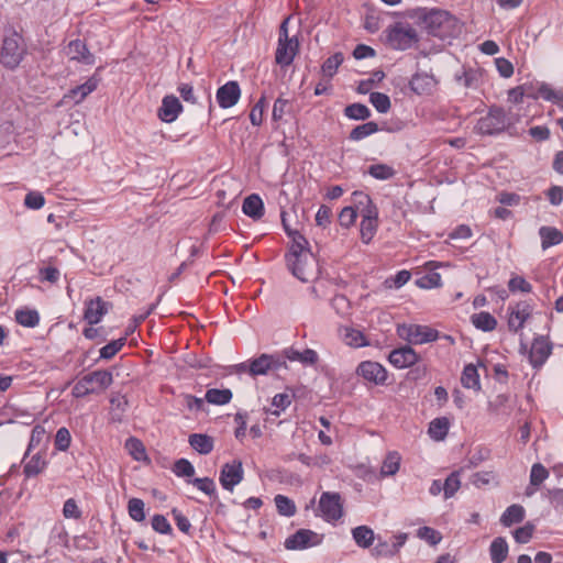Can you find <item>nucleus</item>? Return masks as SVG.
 I'll return each mask as SVG.
<instances>
[{
	"mask_svg": "<svg viewBox=\"0 0 563 563\" xmlns=\"http://www.w3.org/2000/svg\"><path fill=\"white\" fill-rule=\"evenodd\" d=\"M112 383L113 376L110 371L97 369L78 379L71 389V395L75 398H84L106 390Z\"/></svg>",
	"mask_w": 563,
	"mask_h": 563,
	"instance_id": "3",
	"label": "nucleus"
},
{
	"mask_svg": "<svg viewBox=\"0 0 563 563\" xmlns=\"http://www.w3.org/2000/svg\"><path fill=\"white\" fill-rule=\"evenodd\" d=\"M525 508L521 505L514 504L509 506L500 517V523L504 527H510L515 523H519L525 519Z\"/></svg>",
	"mask_w": 563,
	"mask_h": 563,
	"instance_id": "32",
	"label": "nucleus"
},
{
	"mask_svg": "<svg viewBox=\"0 0 563 563\" xmlns=\"http://www.w3.org/2000/svg\"><path fill=\"white\" fill-rule=\"evenodd\" d=\"M279 355L285 361L289 360L290 362H299L305 366H312L319 361L318 353L312 349H305L302 352H300L294 347H288L285 349Z\"/></svg>",
	"mask_w": 563,
	"mask_h": 563,
	"instance_id": "20",
	"label": "nucleus"
},
{
	"mask_svg": "<svg viewBox=\"0 0 563 563\" xmlns=\"http://www.w3.org/2000/svg\"><path fill=\"white\" fill-rule=\"evenodd\" d=\"M274 501L280 516L292 517L297 511L294 500L285 495H276Z\"/></svg>",
	"mask_w": 563,
	"mask_h": 563,
	"instance_id": "44",
	"label": "nucleus"
},
{
	"mask_svg": "<svg viewBox=\"0 0 563 563\" xmlns=\"http://www.w3.org/2000/svg\"><path fill=\"white\" fill-rule=\"evenodd\" d=\"M244 471L242 462L234 460L232 463H225L220 471V484L229 492H233L234 487L243 481Z\"/></svg>",
	"mask_w": 563,
	"mask_h": 563,
	"instance_id": "11",
	"label": "nucleus"
},
{
	"mask_svg": "<svg viewBox=\"0 0 563 563\" xmlns=\"http://www.w3.org/2000/svg\"><path fill=\"white\" fill-rule=\"evenodd\" d=\"M511 124L512 121L503 108L493 107L477 121L475 129L479 134L493 135L504 132Z\"/></svg>",
	"mask_w": 563,
	"mask_h": 563,
	"instance_id": "6",
	"label": "nucleus"
},
{
	"mask_svg": "<svg viewBox=\"0 0 563 563\" xmlns=\"http://www.w3.org/2000/svg\"><path fill=\"white\" fill-rule=\"evenodd\" d=\"M282 367L286 368L287 364L279 354H261L258 357L250 360L249 374L255 377Z\"/></svg>",
	"mask_w": 563,
	"mask_h": 563,
	"instance_id": "9",
	"label": "nucleus"
},
{
	"mask_svg": "<svg viewBox=\"0 0 563 563\" xmlns=\"http://www.w3.org/2000/svg\"><path fill=\"white\" fill-rule=\"evenodd\" d=\"M15 321L26 328H34L40 323V314L35 309H20L15 311Z\"/></svg>",
	"mask_w": 563,
	"mask_h": 563,
	"instance_id": "40",
	"label": "nucleus"
},
{
	"mask_svg": "<svg viewBox=\"0 0 563 563\" xmlns=\"http://www.w3.org/2000/svg\"><path fill=\"white\" fill-rule=\"evenodd\" d=\"M319 543L318 534L308 529H300L288 537L285 548L288 550H302Z\"/></svg>",
	"mask_w": 563,
	"mask_h": 563,
	"instance_id": "17",
	"label": "nucleus"
},
{
	"mask_svg": "<svg viewBox=\"0 0 563 563\" xmlns=\"http://www.w3.org/2000/svg\"><path fill=\"white\" fill-rule=\"evenodd\" d=\"M386 45L395 51H406L419 42L417 30L408 22H395L385 31Z\"/></svg>",
	"mask_w": 563,
	"mask_h": 563,
	"instance_id": "4",
	"label": "nucleus"
},
{
	"mask_svg": "<svg viewBox=\"0 0 563 563\" xmlns=\"http://www.w3.org/2000/svg\"><path fill=\"white\" fill-rule=\"evenodd\" d=\"M190 483L208 496H216V484L212 478H194Z\"/></svg>",
	"mask_w": 563,
	"mask_h": 563,
	"instance_id": "63",
	"label": "nucleus"
},
{
	"mask_svg": "<svg viewBox=\"0 0 563 563\" xmlns=\"http://www.w3.org/2000/svg\"><path fill=\"white\" fill-rule=\"evenodd\" d=\"M357 218V211L353 206L344 207L339 214L340 225L343 228L352 227Z\"/></svg>",
	"mask_w": 563,
	"mask_h": 563,
	"instance_id": "60",
	"label": "nucleus"
},
{
	"mask_svg": "<svg viewBox=\"0 0 563 563\" xmlns=\"http://www.w3.org/2000/svg\"><path fill=\"white\" fill-rule=\"evenodd\" d=\"M369 102L379 113H386L390 109V99L386 93L383 92H372L369 95Z\"/></svg>",
	"mask_w": 563,
	"mask_h": 563,
	"instance_id": "52",
	"label": "nucleus"
},
{
	"mask_svg": "<svg viewBox=\"0 0 563 563\" xmlns=\"http://www.w3.org/2000/svg\"><path fill=\"white\" fill-rule=\"evenodd\" d=\"M291 239L289 252L286 254L287 266L299 280L307 283L313 278L316 261L308 249V241L298 231H289Z\"/></svg>",
	"mask_w": 563,
	"mask_h": 563,
	"instance_id": "1",
	"label": "nucleus"
},
{
	"mask_svg": "<svg viewBox=\"0 0 563 563\" xmlns=\"http://www.w3.org/2000/svg\"><path fill=\"white\" fill-rule=\"evenodd\" d=\"M417 537L432 547L439 544L442 540V534L438 530L427 526L417 530Z\"/></svg>",
	"mask_w": 563,
	"mask_h": 563,
	"instance_id": "53",
	"label": "nucleus"
},
{
	"mask_svg": "<svg viewBox=\"0 0 563 563\" xmlns=\"http://www.w3.org/2000/svg\"><path fill=\"white\" fill-rule=\"evenodd\" d=\"M471 321L476 329L482 330L484 332H490L495 330L497 327L496 318L487 311L474 313L471 317Z\"/></svg>",
	"mask_w": 563,
	"mask_h": 563,
	"instance_id": "30",
	"label": "nucleus"
},
{
	"mask_svg": "<svg viewBox=\"0 0 563 563\" xmlns=\"http://www.w3.org/2000/svg\"><path fill=\"white\" fill-rule=\"evenodd\" d=\"M538 99L536 92H528L525 86H517L508 91V100L512 103H521L523 98Z\"/></svg>",
	"mask_w": 563,
	"mask_h": 563,
	"instance_id": "57",
	"label": "nucleus"
},
{
	"mask_svg": "<svg viewBox=\"0 0 563 563\" xmlns=\"http://www.w3.org/2000/svg\"><path fill=\"white\" fill-rule=\"evenodd\" d=\"M124 446L135 461H144L147 459L145 446L140 439L130 437L125 440Z\"/></svg>",
	"mask_w": 563,
	"mask_h": 563,
	"instance_id": "41",
	"label": "nucleus"
},
{
	"mask_svg": "<svg viewBox=\"0 0 563 563\" xmlns=\"http://www.w3.org/2000/svg\"><path fill=\"white\" fill-rule=\"evenodd\" d=\"M539 235L541 238V245L543 250L558 245L563 241L562 232L553 227H541Z\"/></svg>",
	"mask_w": 563,
	"mask_h": 563,
	"instance_id": "29",
	"label": "nucleus"
},
{
	"mask_svg": "<svg viewBox=\"0 0 563 563\" xmlns=\"http://www.w3.org/2000/svg\"><path fill=\"white\" fill-rule=\"evenodd\" d=\"M356 374L375 385H384L387 380L386 368L373 361L361 362L356 368Z\"/></svg>",
	"mask_w": 563,
	"mask_h": 563,
	"instance_id": "13",
	"label": "nucleus"
},
{
	"mask_svg": "<svg viewBox=\"0 0 563 563\" xmlns=\"http://www.w3.org/2000/svg\"><path fill=\"white\" fill-rule=\"evenodd\" d=\"M416 16L432 36L446 38L456 31L457 20L445 10L422 8L416 11Z\"/></svg>",
	"mask_w": 563,
	"mask_h": 563,
	"instance_id": "2",
	"label": "nucleus"
},
{
	"mask_svg": "<svg viewBox=\"0 0 563 563\" xmlns=\"http://www.w3.org/2000/svg\"><path fill=\"white\" fill-rule=\"evenodd\" d=\"M205 399L212 405H227L232 399V391L230 389L210 388L205 395Z\"/></svg>",
	"mask_w": 563,
	"mask_h": 563,
	"instance_id": "38",
	"label": "nucleus"
},
{
	"mask_svg": "<svg viewBox=\"0 0 563 563\" xmlns=\"http://www.w3.org/2000/svg\"><path fill=\"white\" fill-rule=\"evenodd\" d=\"M490 560L493 563H503L508 555V544L505 538H495L489 547Z\"/></svg>",
	"mask_w": 563,
	"mask_h": 563,
	"instance_id": "33",
	"label": "nucleus"
},
{
	"mask_svg": "<svg viewBox=\"0 0 563 563\" xmlns=\"http://www.w3.org/2000/svg\"><path fill=\"white\" fill-rule=\"evenodd\" d=\"M460 487H461L460 472L459 471L452 472L443 483L444 498L449 499V498L453 497L454 494L460 489Z\"/></svg>",
	"mask_w": 563,
	"mask_h": 563,
	"instance_id": "51",
	"label": "nucleus"
},
{
	"mask_svg": "<svg viewBox=\"0 0 563 563\" xmlns=\"http://www.w3.org/2000/svg\"><path fill=\"white\" fill-rule=\"evenodd\" d=\"M111 308V303L104 301L101 297L86 301V308L84 312V320L89 324L93 325L101 321L104 314L108 313Z\"/></svg>",
	"mask_w": 563,
	"mask_h": 563,
	"instance_id": "15",
	"label": "nucleus"
},
{
	"mask_svg": "<svg viewBox=\"0 0 563 563\" xmlns=\"http://www.w3.org/2000/svg\"><path fill=\"white\" fill-rule=\"evenodd\" d=\"M183 111V104L177 97L169 95L165 96L162 106L158 109V118L166 123L174 122L179 113Z\"/></svg>",
	"mask_w": 563,
	"mask_h": 563,
	"instance_id": "19",
	"label": "nucleus"
},
{
	"mask_svg": "<svg viewBox=\"0 0 563 563\" xmlns=\"http://www.w3.org/2000/svg\"><path fill=\"white\" fill-rule=\"evenodd\" d=\"M344 115L351 120L364 121L371 117V110L363 103H351L344 108Z\"/></svg>",
	"mask_w": 563,
	"mask_h": 563,
	"instance_id": "39",
	"label": "nucleus"
},
{
	"mask_svg": "<svg viewBox=\"0 0 563 563\" xmlns=\"http://www.w3.org/2000/svg\"><path fill=\"white\" fill-rule=\"evenodd\" d=\"M290 404L291 399L288 394H276L272 399V407H274V409H267V413L278 417L286 408L290 406Z\"/></svg>",
	"mask_w": 563,
	"mask_h": 563,
	"instance_id": "49",
	"label": "nucleus"
},
{
	"mask_svg": "<svg viewBox=\"0 0 563 563\" xmlns=\"http://www.w3.org/2000/svg\"><path fill=\"white\" fill-rule=\"evenodd\" d=\"M368 174L375 179L387 180L395 176L396 170L387 164H374L368 167Z\"/></svg>",
	"mask_w": 563,
	"mask_h": 563,
	"instance_id": "50",
	"label": "nucleus"
},
{
	"mask_svg": "<svg viewBox=\"0 0 563 563\" xmlns=\"http://www.w3.org/2000/svg\"><path fill=\"white\" fill-rule=\"evenodd\" d=\"M388 361L396 368H406L415 365L419 361V355L411 346L405 345L393 350Z\"/></svg>",
	"mask_w": 563,
	"mask_h": 563,
	"instance_id": "18",
	"label": "nucleus"
},
{
	"mask_svg": "<svg viewBox=\"0 0 563 563\" xmlns=\"http://www.w3.org/2000/svg\"><path fill=\"white\" fill-rule=\"evenodd\" d=\"M292 104L288 99H284L283 97H278L273 106L272 118L274 121H280L286 114L291 113Z\"/></svg>",
	"mask_w": 563,
	"mask_h": 563,
	"instance_id": "48",
	"label": "nucleus"
},
{
	"mask_svg": "<svg viewBox=\"0 0 563 563\" xmlns=\"http://www.w3.org/2000/svg\"><path fill=\"white\" fill-rule=\"evenodd\" d=\"M152 528L154 531L161 533V534H170L172 533V527L163 515H154L152 517Z\"/></svg>",
	"mask_w": 563,
	"mask_h": 563,
	"instance_id": "64",
	"label": "nucleus"
},
{
	"mask_svg": "<svg viewBox=\"0 0 563 563\" xmlns=\"http://www.w3.org/2000/svg\"><path fill=\"white\" fill-rule=\"evenodd\" d=\"M352 206L361 217L378 214V209L372 198L363 191L352 194Z\"/></svg>",
	"mask_w": 563,
	"mask_h": 563,
	"instance_id": "21",
	"label": "nucleus"
},
{
	"mask_svg": "<svg viewBox=\"0 0 563 563\" xmlns=\"http://www.w3.org/2000/svg\"><path fill=\"white\" fill-rule=\"evenodd\" d=\"M241 97V88L238 81L230 80L218 88L216 100L220 108L229 109L235 106Z\"/></svg>",
	"mask_w": 563,
	"mask_h": 563,
	"instance_id": "14",
	"label": "nucleus"
},
{
	"mask_svg": "<svg viewBox=\"0 0 563 563\" xmlns=\"http://www.w3.org/2000/svg\"><path fill=\"white\" fill-rule=\"evenodd\" d=\"M380 26H382V19L379 16L378 12L374 8L368 7L366 10V13L364 15L363 27L368 33L374 34V33L378 32Z\"/></svg>",
	"mask_w": 563,
	"mask_h": 563,
	"instance_id": "46",
	"label": "nucleus"
},
{
	"mask_svg": "<svg viewBox=\"0 0 563 563\" xmlns=\"http://www.w3.org/2000/svg\"><path fill=\"white\" fill-rule=\"evenodd\" d=\"M144 501L140 498H131L128 503L129 516L135 521H143L145 519Z\"/></svg>",
	"mask_w": 563,
	"mask_h": 563,
	"instance_id": "54",
	"label": "nucleus"
},
{
	"mask_svg": "<svg viewBox=\"0 0 563 563\" xmlns=\"http://www.w3.org/2000/svg\"><path fill=\"white\" fill-rule=\"evenodd\" d=\"M495 478L496 475L493 471H483L473 474L471 482L475 487L482 488L486 485H489Z\"/></svg>",
	"mask_w": 563,
	"mask_h": 563,
	"instance_id": "62",
	"label": "nucleus"
},
{
	"mask_svg": "<svg viewBox=\"0 0 563 563\" xmlns=\"http://www.w3.org/2000/svg\"><path fill=\"white\" fill-rule=\"evenodd\" d=\"M99 80L90 77L86 82L79 85L68 91L65 98H70L75 103H80L88 95L95 91L98 87Z\"/></svg>",
	"mask_w": 563,
	"mask_h": 563,
	"instance_id": "26",
	"label": "nucleus"
},
{
	"mask_svg": "<svg viewBox=\"0 0 563 563\" xmlns=\"http://www.w3.org/2000/svg\"><path fill=\"white\" fill-rule=\"evenodd\" d=\"M242 211L254 220H258L264 216V203L256 194L247 196L242 205Z\"/></svg>",
	"mask_w": 563,
	"mask_h": 563,
	"instance_id": "23",
	"label": "nucleus"
},
{
	"mask_svg": "<svg viewBox=\"0 0 563 563\" xmlns=\"http://www.w3.org/2000/svg\"><path fill=\"white\" fill-rule=\"evenodd\" d=\"M450 429V421L445 417L433 419L428 429V433L431 439L435 441H442L446 438Z\"/></svg>",
	"mask_w": 563,
	"mask_h": 563,
	"instance_id": "31",
	"label": "nucleus"
},
{
	"mask_svg": "<svg viewBox=\"0 0 563 563\" xmlns=\"http://www.w3.org/2000/svg\"><path fill=\"white\" fill-rule=\"evenodd\" d=\"M71 443V435L67 428L62 427L55 434V448L58 451H67Z\"/></svg>",
	"mask_w": 563,
	"mask_h": 563,
	"instance_id": "59",
	"label": "nucleus"
},
{
	"mask_svg": "<svg viewBox=\"0 0 563 563\" xmlns=\"http://www.w3.org/2000/svg\"><path fill=\"white\" fill-rule=\"evenodd\" d=\"M47 465L46 460L41 453L34 454L23 466L25 477H34L42 473Z\"/></svg>",
	"mask_w": 563,
	"mask_h": 563,
	"instance_id": "35",
	"label": "nucleus"
},
{
	"mask_svg": "<svg viewBox=\"0 0 563 563\" xmlns=\"http://www.w3.org/2000/svg\"><path fill=\"white\" fill-rule=\"evenodd\" d=\"M319 515L327 522H335L343 517V499L339 493L324 492L318 505Z\"/></svg>",
	"mask_w": 563,
	"mask_h": 563,
	"instance_id": "7",
	"label": "nucleus"
},
{
	"mask_svg": "<svg viewBox=\"0 0 563 563\" xmlns=\"http://www.w3.org/2000/svg\"><path fill=\"white\" fill-rule=\"evenodd\" d=\"M343 60L344 56L341 52H338L328 57L321 66L323 76L331 79L336 74L338 68L343 63Z\"/></svg>",
	"mask_w": 563,
	"mask_h": 563,
	"instance_id": "42",
	"label": "nucleus"
},
{
	"mask_svg": "<svg viewBox=\"0 0 563 563\" xmlns=\"http://www.w3.org/2000/svg\"><path fill=\"white\" fill-rule=\"evenodd\" d=\"M400 461H401V457L398 452H396V451L389 452L383 462V465L380 467V473L385 476L395 475L399 470Z\"/></svg>",
	"mask_w": 563,
	"mask_h": 563,
	"instance_id": "43",
	"label": "nucleus"
},
{
	"mask_svg": "<svg viewBox=\"0 0 563 563\" xmlns=\"http://www.w3.org/2000/svg\"><path fill=\"white\" fill-rule=\"evenodd\" d=\"M126 343V335L118 339V340H113L111 341L110 343L106 344L104 346H102L100 349V358L101 360H111L115 356L117 353H119L122 347L125 345Z\"/></svg>",
	"mask_w": 563,
	"mask_h": 563,
	"instance_id": "47",
	"label": "nucleus"
},
{
	"mask_svg": "<svg viewBox=\"0 0 563 563\" xmlns=\"http://www.w3.org/2000/svg\"><path fill=\"white\" fill-rule=\"evenodd\" d=\"M508 289L511 292H531L532 285L526 280L522 276L514 275L508 282Z\"/></svg>",
	"mask_w": 563,
	"mask_h": 563,
	"instance_id": "56",
	"label": "nucleus"
},
{
	"mask_svg": "<svg viewBox=\"0 0 563 563\" xmlns=\"http://www.w3.org/2000/svg\"><path fill=\"white\" fill-rule=\"evenodd\" d=\"M352 537L355 543L363 549L369 548L375 540L373 529L367 526H358L352 530Z\"/></svg>",
	"mask_w": 563,
	"mask_h": 563,
	"instance_id": "34",
	"label": "nucleus"
},
{
	"mask_svg": "<svg viewBox=\"0 0 563 563\" xmlns=\"http://www.w3.org/2000/svg\"><path fill=\"white\" fill-rule=\"evenodd\" d=\"M66 54L70 59L82 62L87 65H91L95 62L93 55L80 40L70 41L66 47Z\"/></svg>",
	"mask_w": 563,
	"mask_h": 563,
	"instance_id": "22",
	"label": "nucleus"
},
{
	"mask_svg": "<svg viewBox=\"0 0 563 563\" xmlns=\"http://www.w3.org/2000/svg\"><path fill=\"white\" fill-rule=\"evenodd\" d=\"M298 51L299 42L297 37H291V41L278 40L275 62L282 67H287L294 62Z\"/></svg>",
	"mask_w": 563,
	"mask_h": 563,
	"instance_id": "16",
	"label": "nucleus"
},
{
	"mask_svg": "<svg viewBox=\"0 0 563 563\" xmlns=\"http://www.w3.org/2000/svg\"><path fill=\"white\" fill-rule=\"evenodd\" d=\"M549 477V471L541 464L536 463L530 472V485L538 487Z\"/></svg>",
	"mask_w": 563,
	"mask_h": 563,
	"instance_id": "55",
	"label": "nucleus"
},
{
	"mask_svg": "<svg viewBox=\"0 0 563 563\" xmlns=\"http://www.w3.org/2000/svg\"><path fill=\"white\" fill-rule=\"evenodd\" d=\"M26 52L27 48L23 36L15 31H11L3 38L0 63L3 67L13 70L21 64Z\"/></svg>",
	"mask_w": 563,
	"mask_h": 563,
	"instance_id": "5",
	"label": "nucleus"
},
{
	"mask_svg": "<svg viewBox=\"0 0 563 563\" xmlns=\"http://www.w3.org/2000/svg\"><path fill=\"white\" fill-rule=\"evenodd\" d=\"M552 353V344L545 336L533 340L529 351V362L533 368L539 369Z\"/></svg>",
	"mask_w": 563,
	"mask_h": 563,
	"instance_id": "12",
	"label": "nucleus"
},
{
	"mask_svg": "<svg viewBox=\"0 0 563 563\" xmlns=\"http://www.w3.org/2000/svg\"><path fill=\"white\" fill-rule=\"evenodd\" d=\"M533 531L534 526L530 522H527L525 526L519 527L514 531V538L516 542L525 544L531 540Z\"/></svg>",
	"mask_w": 563,
	"mask_h": 563,
	"instance_id": "61",
	"label": "nucleus"
},
{
	"mask_svg": "<svg viewBox=\"0 0 563 563\" xmlns=\"http://www.w3.org/2000/svg\"><path fill=\"white\" fill-rule=\"evenodd\" d=\"M398 335L411 344H424L439 338V331L428 325L402 324L397 329Z\"/></svg>",
	"mask_w": 563,
	"mask_h": 563,
	"instance_id": "8",
	"label": "nucleus"
},
{
	"mask_svg": "<svg viewBox=\"0 0 563 563\" xmlns=\"http://www.w3.org/2000/svg\"><path fill=\"white\" fill-rule=\"evenodd\" d=\"M461 383L465 388H472L475 390L481 389L479 374L475 365L467 364L464 366L461 376Z\"/></svg>",
	"mask_w": 563,
	"mask_h": 563,
	"instance_id": "36",
	"label": "nucleus"
},
{
	"mask_svg": "<svg viewBox=\"0 0 563 563\" xmlns=\"http://www.w3.org/2000/svg\"><path fill=\"white\" fill-rule=\"evenodd\" d=\"M379 131L378 123L369 121L355 126L349 134L351 141H361Z\"/></svg>",
	"mask_w": 563,
	"mask_h": 563,
	"instance_id": "37",
	"label": "nucleus"
},
{
	"mask_svg": "<svg viewBox=\"0 0 563 563\" xmlns=\"http://www.w3.org/2000/svg\"><path fill=\"white\" fill-rule=\"evenodd\" d=\"M433 84V77L428 74H416L410 80L411 89L421 95L427 92Z\"/></svg>",
	"mask_w": 563,
	"mask_h": 563,
	"instance_id": "45",
	"label": "nucleus"
},
{
	"mask_svg": "<svg viewBox=\"0 0 563 563\" xmlns=\"http://www.w3.org/2000/svg\"><path fill=\"white\" fill-rule=\"evenodd\" d=\"M508 329L509 331L517 333L523 327L526 321L532 314V306L528 301H519L515 305L508 306Z\"/></svg>",
	"mask_w": 563,
	"mask_h": 563,
	"instance_id": "10",
	"label": "nucleus"
},
{
	"mask_svg": "<svg viewBox=\"0 0 563 563\" xmlns=\"http://www.w3.org/2000/svg\"><path fill=\"white\" fill-rule=\"evenodd\" d=\"M190 446L199 454L207 455L214 446L213 438L205 433H192L188 438Z\"/></svg>",
	"mask_w": 563,
	"mask_h": 563,
	"instance_id": "24",
	"label": "nucleus"
},
{
	"mask_svg": "<svg viewBox=\"0 0 563 563\" xmlns=\"http://www.w3.org/2000/svg\"><path fill=\"white\" fill-rule=\"evenodd\" d=\"M340 335L343 342L352 347H362L367 345L364 333L351 327H343L340 329Z\"/></svg>",
	"mask_w": 563,
	"mask_h": 563,
	"instance_id": "28",
	"label": "nucleus"
},
{
	"mask_svg": "<svg viewBox=\"0 0 563 563\" xmlns=\"http://www.w3.org/2000/svg\"><path fill=\"white\" fill-rule=\"evenodd\" d=\"M378 229V214L362 217L360 224L361 240L368 244L375 236Z\"/></svg>",
	"mask_w": 563,
	"mask_h": 563,
	"instance_id": "27",
	"label": "nucleus"
},
{
	"mask_svg": "<svg viewBox=\"0 0 563 563\" xmlns=\"http://www.w3.org/2000/svg\"><path fill=\"white\" fill-rule=\"evenodd\" d=\"M482 70L464 68L462 74L455 75V80L465 88L477 89L482 84Z\"/></svg>",
	"mask_w": 563,
	"mask_h": 563,
	"instance_id": "25",
	"label": "nucleus"
},
{
	"mask_svg": "<svg viewBox=\"0 0 563 563\" xmlns=\"http://www.w3.org/2000/svg\"><path fill=\"white\" fill-rule=\"evenodd\" d=\"M173 472L178 477H191L195 474V467L188 460L179 459L174 463Z\"/></svg>",
	"mask_w": 563,
	"mask_h": 563,
	"instance_id": "58",
	"label": "nucleus"
}]
</instances>
